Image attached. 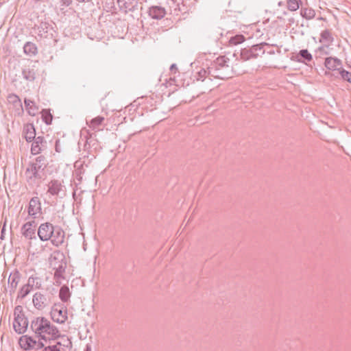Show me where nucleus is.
I'll return each mask as SVG.
<instances>
[{"instance_id":"nucleus-43","label":"nucleus","mask_w":351,"mask_h":351,"mask_svg":"<svg viewBox=\"0 0 351 351\" xmlns=\"http://www.w3.org/2000/svg\"><path fill=\"white\" fill-rule=\"evenodd\" d=\"M5 225H6V219L4 221V223H3L2 230H1V237H0L1 239H3V234H4V232L5 231Z\"/></svg>"},{"instance_id":"nucleus-10","label":"nucleus","mask_w":351,"mask_h":351,"mask_svg":"<svg viewBox=\"0 0 351 351\" xmlns=\"http://www.w3.org/2000/svg\"><path fill=\"white\" fill-rule=\"evenodd\" d=\"M19 343L21 348L24 350H30L35 347L43 348L44 343L41 341H36L32 337L27 335H23L19 338Z\"/></svg>"},{"instance_id":"nucleus-13","label":"nucleus","mask_w":351,"mask_h":351,"mask_svg":"<svg viewBox=\"0 0 351 351\" xmlns=\"http://www.w3.org/2000/svg\"><path fill=\"white\" fill-rule=\"evenodd\" d=\"M32 302L36 308L41 310L48 305V300L45 295L36 292L33 295Z\"/></svg>"},{"instance_id":"nucleus-20","label":"nucleus","mask_w":351,"mask_h":351,"mask_svg":"<svg viewBox=\"0 0 351 351\" xmlns=\"http://www.w3.org/2000/svg\"><path fill=\"white\" fill-rule=\"evenodd\" d=\"M27 286L32 290L39 289L42 287L41 279L37 276H31L28 278Z\"/></svg>"},{"instance_id":"nucleus-2","label":"nucleus","mask_w":351,"mask_h":351,"mask_svg":"<svg viewBox=\"0 0 351 351\" xmlns=\"http://www.w3.org/2000/svg\"><path fill=\"white\" fill-rule=\"evenodd\" d=\"M38 236L41 241L50 240L53 245L58 247L64 243L65 233L60 226L46 222L38 227Z\"/></svg>"},{"instance_id":"nucleus-1","label":"nucleus","mask_w":351,"mask_h":351,"mask_svg":"<svg viewBox=\"0 0 351 351\" xmlns=\"http://www.w3.org/2000/svg\"><path fill=\"white\" fill-rule=\"evenodd\" d=\"M31 329L40 337V341L53 340L60 337L58 329L43 317H38L31 322Z\"/></svg>"},{"instance_id":"nucleus-44","label":"nucleus","mask_w":351,"mask_h":351,"mask_svg":"<svg viewBox=\"0 0 351 351\" xmlns=\"http://www.w3.org/2000/svg\"><path fill=\"white\" fill-rule=\"evenodd\" d=\"M80 3H93V0H76Z\"/></svg>"},{"instance_id":"nucleus-32","label":"nucleus","mask_w":351,"mask_h":351,"mask_svg":"<svg viewBox=\"0 0 351 351\" xmlns=\"http://www.w3.org/2000/svg\"><path fill=\"white\" fill-rule=\"evenodd\" d=\"M339 73L343 80L351 83V73L350 72L346 71L345 69L341 68V69L339 71Z\"/></svg>"},{"instance_id":"nucleus-27","label":"nucleus","mask_w":351,"mask_h":351,"mask_svg":"<svg viewBox=\"0 0 351 351\" xmlns=\"http://www.w3.org/2000/svg\"><path fill=\"white\" fill-rule=\"evenodd\" d=\"M300 14L303 18L310 20L315 17V12L312 8H302L300 10Z\"/></svg>"},{"instance_id":"nucleus-31","label":"nucleus","mask_w":351,"mask_h":351,"mask_svg":"<svg viewBox=\"0 0 351 351\" xmlns=\"http://www.w3.org/2000/svg\"><path fill=\"white\" fill-rule=\"evenodd\" d=\"M31 291L32 290L25 284L23 285L19 289L17 295V298H25Z\"/></svg>"},{"instance_id":"nucleus-42","label":"nucleus","mask_w":351,"mask_h":351,"mask_svg":"<svg viewBox=\"0 0 351 351\" xmlns=\"http://www.w3.org/2000/svg\"><path fill=\"white\" fill-rule=\"evenodd\" d=\"M269 47H267V49H265L266 50L265 52H267L268 54H270V55H273L275 53V51L274 50L271 49H269L270 48V45H269Z\"/></svg>"},{"instance_id":"nucleus-18","label":"nucleus","mask_w":351,"mask_h":351,"mask_svg":"<svg viewBox=\"0 0 351 351\" xmlns=\"http://www.w3.org/2000/svg\"><path fill=\"white\" fill-rule=\"evenodd\" d=\"M24 137L27 142L32 141L36 138V130L33 124L28 123L23 128Z\"/></svg>"},{"instance_id":"nucleus-5","label":"nucleus","mask_w":351,"mask_h":351,"mask_svg":"<svg viewBox=\"0 0 351 351\" xmlns=\"http://www.w3.org/2000/svg\"><path fill=\"white\" fill-rule=\"evenodd\" d=\"M14 315L13 328L14 331L19 335L24 334L27 330L29 322L21 306L19 305L15 307Z\"/></svg>"},{"instance_id":"nucleus-47","label":"nucleus","mask_w":351,"mask_h":351,"mask_svg":"<svg viewBox=\"0 0 351 351\" xmlns=\"http://www.w3.org/2000/svg\"><path fill=\"white\" fill-rule=\"evenodd\" d=\"M277 52H278V53H280V52H281V51H280V49H278L277 50Z\"/></svg>"},{"instance_id":"nucleus-26","label":"nucleus","mask_w":351,"mask_h":351,"mask_svg":"<svg viewBox=\"0 0 351 351\" xmlns=\"http://www.w3.org/2000/svg\"><path fill=\"white\" fill-rule=\"evenodd\" d=\"M59 297L60 300L64 302H66L69 301L71 297V293L67 286L64 285L61 287L59 291Z\"/></svg>"},{"instance_id":"nucleus-30","label":"nucleus","mask_w":351,"mask_h":351,"mask_svg":"<svg viewBox=\"0 0 351 351\" xmlns=\"http://www.w3.org/2000/svg\"><path fill=\"white\" fill-rule=\"evenodd\" d=\"M300 3L301 0H287V7L290 11H296L299 8Z\"/></svg>"},{"instance_id":"nucleus-21","label":"nucleus","mask_w":351,"mask_h":351,"mask_svg":"<svg viewBox=\"0 0 351 351\" xmlns=\"http://www.w3.org/2000/svg\"><path fill=\"white\" fill-rule=\"evenodd\" d=\"M334 41L332 32L328 29H325L321 32L319 42L323 45L330 46Z\"/></svg>"},{"instance_id":"nucleus-15","label":"nucleus","mask_w":351,"mask_h":351,"mask_svg":"<svg viewBox=\"0 0 351 351\" xmlns=\"http://www.w3.org/2000/svg\"><path fill=\"white\" fill-rule=\"evenodd\" d=\"M148 14L152 19L158 20L165 16L166 11L165 9L161 6L154 5L149 8Z\"/></svg>"},{"instance_id":"nucleus-4","label":"nucleus","mask_w":351,"mask_h":351,"mask_svg":"<svg viewBox=\"0 0 351 351\" xmlns=\"http://www.w3.org/2000/svg\"><path fill=\"white\" fill-rule=\"evenodd\" d=\"M47 165V158L44 156L36 157L35 161L30 163L25 171L27 181L35 182L36 180L43 179Z\"/></svg>"},{"instance_id":"nucleus-12","label":"nucleus","mask_w":351,"mask_h":351,"mask_svg":"<svg viewBox=\"0 0 351 351\" xmlns=\"http://www.w3.org/2000/svg\"><path fill=\"white\" fill-rule=\"evenodd\" d=\"M41 212V203L39 197H32L29 203L28 206V214L30 216H32L34 218H36V215Z\"/></svg>"},{"instance_id":"nucleus-45","label":"nucleus","mask_w":351,"mask_h":351,"mask_svg":"<svg viewBox=\"0 0 351 351\" xmlns=\"http://www.w3.org/2000/svg\"><path fill=\"white\" fill-rule=\"evenodd\" d=\"M170 70L171 71H173V70H177V67H176V65L175 64H173L171 66H170Z\"/></svg>"},{"instance_id":"nucleus-41","label":"nucleus","mask_w":351,"mask_h":351,"mask_svg":"<svg viewBox=\"0 0 351 351\" xmlns=\"http://www.w3.org/2000/svg\"><path fill=\"white\" fill-rule=\"evenodd\" d=\"M55 149L57 152L60 153L61 152L60 141L59 139L56 141Z\"/></svg>"},{"instance_id":"nucleus-36","label":"nucleus","mask_w":351,"mask_h":351,"mask_svg":"<svg viewBox=\"0 0 351 351\" xmlns=\"http://www.w3.org/2000/svg\"><path fill=\"white\" fill-rule=\"evenodd\" d=\"M101 2L108 9L112 8L114 5V0H101Z\"/></svg>"},{"instance_id":"nucleus-11","label":"nucleus","mask_w":351,"mask_h":351,"mask_svg":"<svg viewBox=\"0 0 351 351\" xmlns=\"http://www.w3.org/2000/svg\"><path fill=\"white\" fill-rule=\"evenodd\" d=\"M36 223L34 221H28L23 224L21 228V232L23 237L28 239H36Z\"/></svg>"},{"instance_id":"nucleus-29","label":"nucleus","mask_w":351,"mask_h":351,"mask_svg":"<svg viewBox=\"0 0 351 351\" xmlns=\"http://www.w3.org/2000/svg\"><path fill=\"white\" fill-rule=\"evenodd\" d=\"M41 114H42V118H43V121L47 125H50L53 120V116H52L51 113L50 112V110H47V109H43L41 111Z\"/></svg>"},{"instance_id":"nucleus-37","label":"nucleus","mask_w":351,"mask_h":351,"mask_svg":"<svg viewBox=\"0 0 351 351\" xmlns=\"http://www.w3.org/2000/svg\"><path fill=\"white\" fill-rule=\"evenodd\" d=\"M208 73V69H202L198 72V76L197 80H202L204 81V79L206 77V75Z\"/></svg>"},{"instance_id":"nucleus-19","label":"nucleus","mask_w":351,"mask_h":351,"mask_svg":"<svg viewBox=\"0 0 351 351\" xmlns=\"http://www.w3.org/2000/svg\"><path fill=\"white\" fill-rule=\"evenodd\" d=\"M21 274L17 270L12 272L8 278V285L10 286V291L14 292L20 281Z\"/></svg>"},{"instance_id":"nucleus-3","label":"nucleus","mask_w":351,"mask_h":351,"mask_svg":"<svg viewBox=\"0 0 351 351\" xmlns=\"http://www.w3.org/2000/svg\"><path fill=\"white\" fill-rule=\"evenodd\" d=\"M228 61L229 59L225 56L217 58L208 66V74L221 80L230 77L231 69Z\"/></svg>"},{"instance_id":"nucleus-33","label":"nucleus","mask_w":351,"mask_h":351,"mask_svg":"<svg viewBox=\"0 0 351 351\" xmlns=\"http://www.w3.org/2000/svg\"><path fill=\"white\" fill-rule=\"evenodd\" d=\"M244 41V36L243 35H237L230 38V43L232 45H238Z\"/></svg>"},{"instance_id":"nucleus-28","label":"nucleus","mask_w":351,"mask_h":351,"mask_svg":"<svg viewBox=\"0 0 351 351\" xmlns=\"http://www.w3.org/2000/svg\"><path fill=\"white\" fill-rule=\"evenodd\" d=\"M104 121V117L98 116L90 121L89 127L93 130H99V127L102 124Z\"/></svg>"},{"instance_id":"nucleus-25","label":"nucleus","mask_w":351,"mask_h":351,"mask_svg":"<svg viewBox=\"0 0 351 351\" xmlns=\"http://www.w3.org/2000/svg\"><path fill=\"white\" fill-rule=\"evenodd\" d=\"M24 53L29 56H34L37 54L38 49L36 45L31 42H27L23 47Z\"/></svg>"},{"instance_id":"nucleus-16","label":"nucleus","mask_w":351,"mask_h":351,"mask_svg":"<svg viewBox=\"0 0 351 351\" xmlns=\"http://www.w3.org/2000/svg\"><path fill=\"white\" fill-rule=\"evenodd\" d=\"M341 61L337 58L328 57L325 59L324 65L328 70L339 71L341 68Z\"/></svg>"},{"instance_id":"nucleus-22","label":"nucleus","mask_w":351,"mask_h":351,"mask_svg":"<svg viewBox=\"0 0 351 351\" xmlns=\"http://www.w3.org/2000/svg\"><path fill=\"white\" fill-rule=\"evenodd\" d=\"M297 61L306 63L311 62L313 59L312 55L307 49H302L295 56Z\"/></svg>"},{"instance_id":"nucleus-9","label":"nucleus","mask_w":351,"mask_h":351,"mask_svg":"<svg viewBox=\"0 0 351 351\" xmlns=\"http://www.w3.org/2000/svg\"><path fill=\"white\" fill-rule=\"evenodd\" d=\"M117 3L120 12L128 14L138 10V0H117Z\"/></svg>"},{"instance_id":"nucleus-23","label":"nucleus","mask_w":351,"mask_h":351,"mask_svg":"<svg viewBox=\"0 0 351 351\" xmlns=\"http://www.w3.org/2000/svg\"><path fill=\"white\" fill-rule=\"evenodd\" d=\"M8 101L9 104H12L15 108H16L19 111H23V106L21 101L18 95L15 94H10L8 96Z\"/></svg>"},{"instance_id":"nucleus-8","label":"nucleus","mask_w":351,"mask_h":351,"mask_svg":"<svg viewBox=\"0 0 351 351\" xmlns=\"http://www.w3.org/2000/svg\"><path fill=\"white\" fill-rule=\"evenodd\" d=\"M50 313L51 319L57 323H64L67 319V310L62 304H55Z\"/></svg>"},{"instance_id":"nucleus-39","label":"nucleus","mask_w":351,"mask_h":351,"mask_svg":"<svg viewBox=\"0 0 351 351\" xmlns=\"http://www.w3.org/2000/svg\"><path fill=\"white\" fill-rule=\"evenodd\" d=\"M64 271L62 265H59L55 271L54 276L56 277H60L62 276V273Z\"/></svg>"},{"instance_id":"nucleus-40","label":"nucleus","mask_w":351,"mask_h":351,"mask_svg":"<svg viewBox=\"0 0 351 351\" xmlns=\"http://www.w3.org/2000/svg\"><path fill=\"white\" fill-rule=\"evenodd\" d=\"M61 3V5L68 7L71 4L73 0H60Z\"/></svg>"},{"instance_id":"nucleus-17","label":"nucleus","mask_w":351,"mask_h":351,"mask_svg":"<svg viewBox=\"0 0 351 351\" xmlns=\"http://www.w3.org/2000/svg\"><path fill=\"white\" fill-rule=\"evenodd\" d=\"M36 71L37 70L34 65L25 66L22 71L23 78L27 81L33 82L36 77Z\"/></svg>"},{"instance_id":"nucleus-35","label":"nucleus","mask_w":351,"mask_h":351,"mask_svg":"<svg viewBox=\"0 0 351 351\" xmlns=\"http://www.w3.org/2000/svg\"><path fill=\"white\" fill-rule=\"evenodd\" d=\"M328 45H323L317 49L316 53H318L319 56L328 55L329 53L328 51Z\"/></svg>"},{"instance_id":"nucleus-6","label":"nucleus","mask_w":351,"mask_h":351,"mask_svg":"<svg viewBox=\"0 0 351 351\" xmlns=\"http://www.w3.org/2000/svg\"><path fill=\"white\" fill-rule=\"evenodd\" d=\"M265 47H269V44L266 43H261L260 44L254 45L251 47L241 49L240 52L241 59L243 61H247L262 56L266 51L265 49Z\"/></svg>"},{"instance_id":"nucleus-7","label":"nucleus","mask_w":351,"mask_h":351,"mask_svg":"<svg viewBox=\"0 0 351 351\" xmlns=\"http://www.w3.org/2000/svg\"><path fill=\"white\" fill-rule=\"evenodd\" d=\"M50 195L57 198H64L66 195V188L63 182L59 180H52L47 184V191Z\"/></svg>"},{"instance_id":"nucleus-46","label":"nucleus","mask_w":351,"mask_h":351,"mask_svg":"<svg viewBox=\"0 0 351 351\" xmlns=\"http://www.w3.org/2000/svg\"><path fill=\"white\" fill-rule=\"evenodd\" d=\"M84 351H91V348H90V346H86Z\"/></svg>"},{"instance_id":"nucleus-24","label":"nucleus","mask_w":351,"mask_h":351,"mask_svg":"<svg viewBox=\"0 0 351 351\" xmlns=\"http://www.w3.org/2000/svg\"><path fill=\"white\" fill-rule=\"evenodd\" d=\"M24 103L26 110L30 116H35L38 113V108L36 106L34 101L25 99Z\"/></svg>"},{"instance_id":"nucleus-38","label":"nucleus","mask_w":351,"mask_h":351,"mask_svg":"<svg viewBox=\"0 0 351 351\" xmlns=\"http://www.w3.org/2000/svg\"><path fill=\"white\" fill-rule=\"evenodd\" d=\"M58 345L60 346V343H58V344L55 346H49L46 347L43 351H60L58 348Z\"/></svg>"},{"instance_id":"nucleus-34","label":"nucleus","mask_w":351,"mask_h":351,"mask_svg":"<svg viewBox=\"0 0 351 351\" xmlns=\"http://www.w3.org/2000/svg\"><path fill=\"white\" fill-rule=\"evenodd\" d=\"M62 254H60L59 252H53L49 258V263L50 265L54 269V261L58 258L59 256L62 257Z\"/></svg>"},{"instance_id":"nucleus-14","label":"nucleus","mask_w":351,"mask_h":351,"mask_svg":"<svg viewBox=\"0 0 351 351\" xmlns=\"http://www.w3.org/2000/svg\"><path fill=\"white\" fill-rule=\"evenodd\" d=\"M34 140L31 147V153L33 155H36L45 149L47 142L43 136H38Z\"/></svg>"}]
</instances>
